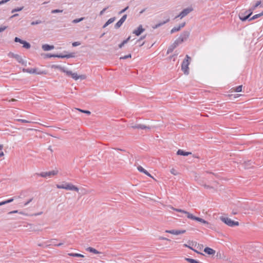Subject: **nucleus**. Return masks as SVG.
<instances>
[{
    "mask_svg": "<svg viewBox=\"0 0 263 263\" xmlns=\"http://www.w3.org/2000/svg\"><path fill=\"white\" fill-rule=\"evenodd\" d=\"M57 68H59L62 71L66 73L67 76H71L75 80H77L79 79L84 80L86 78L84 75L78 76L76 72H72L71 71L65 70L64 68L60 66H57Z\"/></svg>",
    "mask_w": 263,
    "mask_h": 263,
    "instance_id": "f257e3e1",
    "label": "nucleus"
},
{
    "mask_svg": "<svg viewBox=\"0 0 263 263\" xmlns=\"http://www.w3.org/2000/svg\"><path fill=\"white\" fill-rule=\"evenodd\" d=\"M191 60V57L188 55H186L185 58L183 60L181 64V69L185 74H189V65L190 64V60Z\"/></svg>",
    "mask_w": 263,
    "mask_h": 263,
    "instance_id": "f03ea898",
    "label": "nucleus"
},
{
    "mask_svg": "<svg viewBox=\"0 0 263 263\" xmlns=\"http://www.w3.org/2000/svg\"><path fill=\"white\" fill-rule=\"evenodd\" d=\"M220 219L222 222L230 227H233L239 225V222L238 221H234L228 217H221Z\"/></svg>",
    "mask_w": 263,
    "mask_h": 263,
    "instance_id": "7ed1b4c3",
    "label": "nucleus"
},
{
    "mask_svg": "<svg viewBox=\"0 0 263 263\" xmlns=\"http://www.w3.org/2000/svg\"><path fill=\"white\" fill-rule=\"evenodd\" d=\"M58 173V171L53 170L48 172H42L40 174H36L38 176L46 178L47 177H51L53 176L56 175Z\"/></svg>",
    "mask_w": 263,
    "mask_h": 263,
    "instance_id": "20e7f679",
    "label": "nucleus"
},
{
    "mask_svg": "<svg viewBox=\"0 0 263 263\" xmlns=\"http://www.w3.org/2000/svg\"><path fill=\"white\" fill-rule=\"evenodd\" d=\"M193 10V9L192 7H188L184 9H183L179 15L176 16L175 17V18L177 17H180V18H182L185 16H186L189 13H190L191 12H192Z\"/></svg>",
    "mask_w": 263,
    "mask_h": 263,
    "instance_id": "39448f33",
    "label": "nucleus"
},
{
    "mask_svg": "<svg viewBox=\"0 0 263 263\" xmlns=\"http://www.w3.org/2000/svg\"><path fill=\"white\" fill-rule=\"evenodd\" d=\"M190 32L189 31H183L177 39L180 43H182L184 41H186L189 37Z\"/></svg>",
    "mask_w": 263,
    "mask_h": 263,
    "instance_id": "423d86ee",
    "label": "nucleus"
},
{
    "mask_svg": "<svg viewBox=\"0 0 263 263\" xmlns=\"http://www.w3.org/2000/svg\"><path fill=\"white\" fill-rule=\"evenodd\" d=\"M187 218L189 219H192V220H194L199 221L203 224H208V222L204 220V219H203L201 218L198 217H196L191 213L187 214Z\"/></svg>",
    "mask_w": 263,
    "mask_h": 263,
    "instance_id": "0eeeda50",
    "label": "nucleus"
},
{
    "mask_svg": "<svg viewBox=\"0 0 263 263\" xmlns=\"http://www.w3.org/2000/svg\"><path fill=\"white\" fill-rule=\"evenodd\" d=\"M164 15L165 16H164L163 17L165 19V20L163 22H161L159 23H158L155 25L153 26L152 27L153 29H157L170 21V16L168 15H165V14Z\"/></svg>",
    "mask_w": 263,
    "mask_h": 263,
    "instance_id": "6e6552de",
    "label": "nucleus"
},
{
    "mask_svg": "<svg viewBox=\"0 0 263 263\" xmlns=\"http://www.w3.org/2000/svg\"><path fill=\"white\" fill-rule=\"evenodd\" d=\"M180 44H181L179 41L176 39L175 42L170 46L167 50V53L168 54L173 51L174 49L177 47Z\"/></svg>",
    "mask_w": 263,
    "mask_h": 263,
    "instance_id": "1a4fd4ad",
    "label": "nucleus"
},
{
    "mask_svg": "<svg viewBox=\"0 0 263 263\" xmlns=\"http://www.w3.org/2000/svg\"><path fill=\"white\" fill-rule=\"evenodd\" d=\"M245 13H246L245 15H244L242 13H241L239 15L240 20L243 22L246 21L248 19L249 20V18H250V16L252 14V11L248 12V11H246Z\"/></svg>",
    "mask_w": 263,
    "mask_h": 263,
    "instance_id": "9d476101",
    "label": "nucleus"
},
{
    "mask_svg": "<svg viewBox=\"0 0 263 263\" xmlns=\"http://www.w3.org/2000/svg\"><path fill=\"white\" fill-rule=\"evenodd\" d=\"M71 111H72L71 113L75 114H80L82 113H84V114H88V115L90 114V111H89V110H83V109H79L77 108H74L73 109H72Z\"/></svg>",
    "mask_w": 263,
    "mask_h": 263,
    "instance_id": "9b49d317",
    "label": "nucleus"
},
{
    "mask_svg": "<svg viewBox=\"0 0 263 263\" xmlns=\"http://www.w3.org/2000/svg\"><path fill=\"white\" fill-rule=\"evenodd\" d=\"M127 18V15L124 14L120 20L115 25V28L118 29L123 24V23L125 21Z\"/></svg>",
    "mask_w": 263,
    "mask_h": 263,
    "instance_id": "f8f14e48",
    "label": "nucleus"
},
{
    "mask_svg": "<svg viewBox=\"0 0 263 263\" xmlns=\"http://www.w3.org/2000/svg\"><path fill=\"white\" fill-rule=\"evenodd\" d=\"M131 127L133 128H140L142 129H151V126H146L144 124H131Z\"/></svg>",
    "mask_w": 263,
    "mask_h": 263,
    "instance_id": "ddd939ff",
    "label": "nucleus"
},
{
    "mask_svg": "<svg viewBox=\"0 0 263 263\" xmlns=\"http://www.w3.org/2000/svg\"><path fill=\"white\" fill-rule=\"evenodd\" d=\"M65 190H69V191H75L76 192L79 191V189L75 185L71 184L66 183V187Z\"/></svg>",
    "mask_w": 263,
    "mask_h": 263,
    "instance_id": "4468645a",
    "label": "nucleus"
},
{
    "mask_svg": "<svg viewBox=\"0 0 263 263\" xmlns=\"http://www.w3.org/2000/svg\"><path fill=\"white\" fill-rule=\"evenodd\" d=\"M15 59L19 63L21 64L22 65L27 66V61L24 60L21 55L17 54L16 56H15Z\"/></svg>",
    "mask_w": 263,
    "mask_h": 263,
    "instance_id": "2eb2a0df",
    "label": "nucleus"
},
{
    "mask_svg": "<svg viewBox=\"0 0 263 263\" xmlns=\"http://www.w3.org/2000/svg\"><path fill=\"white\" fill-rule=\"evenodd\" d=\"M144 31V29L142 28V26L141 25H139L138 28L135 30L133 31V33L136 34L137 36L140 35L143 31Z\"/></svg>",
    "mask_w": 263,
    "mask_h": 263,
    "instance_id": "dca6fc26",
    "label": "nucleus"
},
{
    "mask_svg": "<svg viewBox=\"0 0 263 263\" xmlns=\"http://www.w3.org/2000/svg\"><path fill=\"white\" fill-rule=\"evenodd\" d=\"M23 71L25 72H27L29 73L33 74V73H37L40 74V73L36 72V68H23Z\"/></svg>",
    "mask_w": 263,
    "mask_h": 263,
    "instance_id": "f3484780",
    "label": "nucleus"
},
{
    "mask_svg": "<svg viewBox=\"0 0 263 263\" xmlns=\"http://www.w3.org/2000/svg\"><path fill=\"white\" fill-rule=\"evenodd\" d=\"M42 49L44 51H49L54 48V46L53 45H50L48 44H44L42 47Z\"/></svg>",
    "mask_w": 263,
    "mask_h": 263,
    "instance_id": "a211bd4d",
    "label": "nucleus"
},
{
    "mask_svg": "<svg viewBox=\"0 0 263 263\" xmlns=\"http://www.w3.org/2000/svg\"><path fill=\"white\" fill-rule=\"evenodd\" d=\"M53 57H57L59 58H70L73 57V53H70L67 55H62V54H55V55H52Z\"/></svg>",
    "mask_w": 263,
    "mask_h": 263,
    "instance_id": "6ab92c4d",
    "label": "nucleus"
},
{
    "mask_svg": "<svg viewBox=\"0 0 263 263\" xmlns=\"http://www.w3.org/2000/svg\"><path fill=\"white\" fill-rule=\"evenodd\" d=\"M204 252L209 255H214L215 253V251L212 248L206 247L204 249Z\"/></svg>",
    "mask_w": 263,
    "mask_h": 263,
    "instance_id": "aec40b11",
    "label": "nucleus"
},
{
    "mask_svg": "<svg viewBox=\"0 0 263 263\" xmlns=\"http://www.w3.org/2000/svg\"><path fill=\"white\" fill-rule=\"evenodd\" d=\"M137 169L139 172L143 173L147 176L152 177V176L151 175V174L146 170H145L144 168H143L141 166H138L137 167Z\"/></svg>",
    "mask_w": 263,
    "mask_h": 263,
    "instance_id": "412c9836",
    "label": "nucleus"
},
{
    "mask_svg": "<svg viewBox=\"0 0 263 263\" xmlns=\"http://www.w3.org/2000/svg\"><path fill=\"white\" fill-rule=\"evenodd\" d=\"M177 154L178 155H182V156H188V155L191 154V153L188 152H184L182 149H179L177 152Z\"/></svg>",
    "mask_w": 263,
    "mask_h": 263,
    "instance_id": "4be33fe9",
    "label": "nucleus"
},
{
    "mask_svg": "<svg viewBox=\"0 0 263 263\" xmlns=\"http://www.w3.org/2000/svg\"><path fill=\"white\" fill-rule=\"evenodd\" d=\"M263 15V11H262L261 13H258V14H255L254 15H253L252 17H251L250 18H249V21H252V20H254L255 19H257L260 17H261V16Z\"/></svg>",
    "mask_w": 263,
    "mask_h": 263,
    "instance_id": "5701e85b",
    "label": "nucleus"
},
{
    "mask_svg": "<svg viewBox=\"0 0 263 263\" xmlns=\"http://www.w3.org/2000/svg\"><path fill=\"white\" fill-rule=\"evenodd\" d=\"M261 4V1H258L256 2V3H255V4L254 5H253L252 8L251 9H250L249 10V11H253V10H254L260 4Z\"/></svg>",
    "mask_w": 263,
    "mask_h": 263,
    "instance_id": "b1692460",
    "label": "nucleus"
},
{
    "mask_svg": "<svg viewBox=\"0 0 263 263\" xmlns=\"http://www.w3.org/2000/svg\"><path fill=\"white\" fill-rule=\"evenodd\" d=\"M166 233H170L174 235H179V230H166Z\"/></svg>",
    "mask_w": 263,
    "mask_h": 263,
    "instance_id": "393cba45",
    "label": "nucleus"
},
{
    "mask_svg": "<svg viewBox=\"0 0 263 263\" xmlns=\"http://www.w3.org/2000/svg\"><path fill=\"white\" fill-rule=\"evenodd\" d=\"M86 250L89 251V252H90L93 253L94 254H99V253H100L97 250H96L95 249H94L93 248H91V247L87 248L86 249Z\"/></svg>",
    "mask_w": 263,
    "mask_h": 263,
    "instance_id": "a878e982",
    "label": "nucleus"
},
{
    "mask_svg": "<svg viewBox=\"0 0 263 263\" xmlns=\"http://www.w3.org/2000/svg\"><path fill=\"white\" fill-rule=\"evenodd\" d=\"M22 44L23 45V47L26 49H29L31 47L30 44L25 41H24Z\"/></svg>",
    "mask_w": 263,
    "mask_h": 263,
    "instance_id": "bb28decb",
    "label": "nucleus"
},
{
    "mask_svg": "<svg viewBox=\"0 0 263 263\" xmlns=\"http://www.w3.org/2000/svg\"><path fill=\"white\" fill-rule=\"evenodd\" d=\"M18 121L21 122L23 123H36L34 121H33L32 120H25V119H17Z\"/></svg>",
    "mask_w": 263,
    "mask_h": 263,
    "instance_id": "cd10ccee",
    "label": "nucleus"
},
{
    "mask_svg": "<svg viewBox=\"0 0 263 263\" xmlns=\"http://www.w3.org/2000/svg\"><path fill=\"white\" fill-rule=\"evenodd\" d=\"M23 9H24V7L23 6L21 7L15 8H14V9L12 10L11 13H14L15 12H18V11H22Z\"/></svg>",
    "mask_w": 263,
    "mask_h": 263,
    "instance_id": "c85d7f7f",
    "label": "nucleus"
},
{
    "mask_svg": "<svg viewBox=\"0 0 263 263\" xmlns=\"http://www.w3.org/2000/svg\"><path fill=\"white\" fill-rule=\"evenodd\" d=\"M85 19V17H81L79 18H76L73 20H72V23L73 24L78 23L82 21H83Z\"/></svg>",
    "mask_w": 263,
    "mask_h": 263,
    "instance_id": "c756f323",
    "label": "nucleus"
},
{
    "mask_svg": "<svg viewBox=\"0 0 263 263\" xmlns=\"http://www.w3.org/2000/svg\"><path fill=\"white\" fill-rule=\"evenodd\" d=\"M173 209L176 211H177V212H181V213H184L185 214H186V216H187V214H190L189 212H186L185 211H184L183 210H181V209H175V208H173Z\"/></svg>",
    "mask_w": 263,
    "mask_h": 263,
    "instance_id": "7c9ffc66",
    "label": "nucleus"
},
{
    "mask_svg": "<svg viewBox=\"0 0 263 263\" xmlns=\"http://www.w3.org/2000/svg\"><path fill=\"white\" fill-rule=\"evenodd\" d=\"M180 30V29L179 28V27L178 26H175L171 29V33H174L177 31H179Z\"/></svg>",
    "mask_w": 263,
    "mask_h": 263,
    "instance_id": "2f4dec72",
    "label": "nucleus"
},
{
    "mask_svg": "<svg viewBox=\"0 0 263 263\" xmlns=\"http://www.w3.org/2000/svg\"><path fill=\"white\" fill-rule=\"evenodd\" d=\"M68 255L69 256H73V257H84L83 255L81 254H78V253H69V254H68Z\"/></svg>",
    "mask_w": 263,
    "mask_h": 263,
    "instance_id": "473e14b6",
    "label": "nucleus"
},
{
    "mask_svg": "<svg viewBox=\"0 0 263 263\" xmlns=\"http://www.w3.org/2000/svg\"><path fill=\"white\" fill-rule=\"evenodd\" d=\"M184 246L185 247H187V248H190V249H191V250H193L194 252H196V253H198V254H201V255H203V254H202V253H200V252H198V251H197L196 250L194 249L192 247H191V246H188V245H186V244H184Z\"/></svg>",
    "mask_w": 263,
    "mask_h": 263,
    "instance_id": "72a5a7b5",
    "label": "nucleus"
},
{
    "mask_svg": "<svg viewBox=\"0 0 263 263\" xmlns=\"http://www.w3.org/2000/svg\"><path fill=\"white\" fill-rule=\"evenodd\" d=\"M115 17H111L106 22V23L109 25L110 24L113 23L115 21Z\"/></svg>",
    "mask_w": 263,
    "mask_h": 263,
    "instance_id": "f704fd0d",
    "label": "nucleus"
},
{
    "mask_svg": "<svg viewBox=\"0 0 263 263\" xmlns=\"http://www.w3.org/2000/svg\"><path fill=\"white\" fill-rule=\"evenodd\" d=\"M242 85H239L235 88V91L236 92H241L242 91Z\"/></svg>",
    "mask_w": 263,
    "mask_h": 263,
    "instance_id": "c9c22d12",
    "label": "nucleus"
},
{
    "mask_svg": "<svg viewBox=\"0 0 263 263\" xmlns=\"http://www.w3.org/2000/svg\"><path fill=\"white\" fill-rule=\"evenodd\" d=\"M42 22L41 20H36L35 21H33L31 23V25H35L37 24H41Z\"/></svg>",
    "mask_w": 263,
    "mask_h": 263,
    "instance_id": "e433bc0d",
    "label": "nucleus"
},
{
    "mask_svg": "<svg viewBox=\"0 0 263 263\" xmlns=\"http://www.w3.org/2000/svg\"><path fill=\"white\" fill-rule=\"evenodd\" d=\"M57 187L58 189H65V187H66V183L65 184H57Z\"/></svg>",
    "mask_w": 263,
    "mask_h": 263,
    "instance_id": "4c0bfd02",
    "label": "nucleus"
},
{
    "mask_svg": "<svg viewBox=\"0 0 263 263\" xmlns=\"http://www.w3.org/2000/svg\"><path fill=\"white\" fill-rule=\"evenodd\" d=\"M24 40L17 37H15L14 38V42H18L21 44H22V42H23Z\"/></svg>",
    "mask_w": 263,
    "mask_h": 263,
    "instance_id": "58836bf2",
    "label": "nucleus"
},
{
    "mask_svg": "<svg viewBox=\"0 0 263 263\" xmlns=\"http://www.w3.org/2000/svg\"><path fill=\"white\" fill-rule=\"evenodd\" d=\"M63 12V10H60V9H54V10H52L51 11L52 13H60V12Z\"/></svg>",
    "mask_w": 263,
    "mask_h": 263,
    "instance_id": "ea45409f",
    "label": "nucleus"
},
{
    "mask_svg": "<svg viewBox=\"0 0 263 263\" xmlns=\"http://www.w3.org/2000/svg\"><path fill=\"white\" fill-rule=\"evenodd\" d=\"M17 54H15L13 52H9L8 53V56L10 58H15V56H16Z\"/></svg>",
    "mask_w": 263,
    "mask_h": 263,
    "instance_id": "a19ab883",
    "label": "nucleus"
},
{
    "mask_svg": "<svg viewBox=\"0 0 263 263\" xmlns=\"http://www.w3.org/2000/svg\"><path fill=\"white\" fill-rule=\"evenodd\" d=\"M170 172H171V174H172L174 175H177L178 174L177 171L174 168H172Z\"/></svg>",
    "mask_w": 263,
    "mask_h": 263,
    "instance_id": "79ce46f5",
    "label": "nucleus"
},
{
    "mask_svg": "<svg viewBox=\"0 0 263 263\" xmlns=\"http://www.w3.org/2000/svg\"><path fill=\"white\" fill-rule=\"evenodd\" d=\"M129 7L128 6H127L126 7H125L124 9H122V10H121L119 12V14H121L123 13H124V12H125L128 9Z\"/></svg>",
    "mask_w": 263,
    "mask_h": 263,
    "instance_id": "37998d69",
    "label": "nucleus"
},
{
    "mask_svg": "<svg viewBox=\"0 0 263 263\" xmlns=\"http://www.w3.org/2000/svg\"><path fill=\"white\" fill-rule=\"evenodd\" d=\"M81 44L80 42H74L72 43V45L73 47H76L77 46H79Z\"/></svg>",
    "mask_w": 263,
    "mask_h": 263,
    "instance_id": "c03bdc74",
    "label": "nucleus"
},
{
    "mask_svg": "<svg viewBox=\"0 0 263 263\" xmlns=\"http://www.w3.org/2000/svg\"><path fill=\"white\" fill-rule=\"evenodd\" d=\"M128 58H131V54H129L128 55H125L124 57H120V59H126Z\"/></svg>",
    "mask_w": 263,
    "mask_h": 263,
    "instance_id": "a18cd8bd",
    "label": "nucleus"
},
{
    "mask_svg": "<svg viewBox=\"0 0 263 263\" xmlns=\"http://www.w3.org/2000/svg\"><path fill=\"white\" fill-rule=\"evenodd\" d=\"M7 203H9L8 200H7L6 201H2V202H0V206L3 205Z\"/></svg>",
    "mask_w": 263,
    "mask_h": 263,
    "instance_id": "49530a36",
    "label": "nucleus"
},
{
    "mask_svg": "<svg viewBox=\"0 0 263 263\" xmlns=\"http://www.w3.org/2000/svg\"><path fill=\"white\" fill-rule=\"evenodd\" d=\"M185 22H183V23L179 24L178 27L181 29V28H183L185 26Z\"/></svg>",
    "mask_w": 263,
    "mask_h": 263,
    "instance_id": "de8ad7c7",
    "label": "nucleus"
},
{
    "mask_svg": "<svg viewBox=\"0 0 263 263\" xmlns=\"http://www.w3.org/2000/svg\"><path fill=\"white\" fill-rule=\"evenodd\" d=\"M107 9H108V7L104 8L102 10H101L100 11V15H102Z\"/></svg>",
    "mask_w": 263,
    "mask_h": 263,
    "instance_id": "09e8293b",
    "label": "nucleus"
},
{
    "mask_svg": "<svg viewBox=\"0 0 263 263\" xmlns=\"http://www.w3.org/2000/svg\"><path fill=\"white\" fill-rule=\"evenodd\" d=\"M9 1H10V0H2V1H0V5L5 4Z\"/></svg>",
    "mask_w": 263,
    "mask_h": 263,
    "instance_id": "8fccbe9b",
    "label": "nucleus"
},
{
    "mask_svg": "<svg viewBox=\"0 0 263 263\" xmlns=\"http://www.w3.org/2000/svg\"><path fill=\"white\" fill-rule=\"evenodd\" d=\"M32 200V198L30 199L28 201L24 203V206H27L31 201Z\"/></svg>",
    "mask_w": 263,
    "mask_h": 263,
    "instance_id": "3c124183",
    "label": "nucleus"
},
{
    "mask_svg": "<svg viewBox=\"0 0 263 263\" xmlns=\"http://www.w3.org/2000/svg\"><path fill=\"white\" fill-rule=\"evenodd\" d=\"M19 211H17V210H15V211H11L10 212H9V214H14V213H18Z\"/></svg>",
    "mask_w": 263,
    "mask_h": 263,
    "instance_id": "603ef678",
    "label": "nucleus"
},
{
    "mask_svg": "<svg viewBox=\"0 0 263 263\" xmlns=\"http://www.w3.org/2000/svg\"><path fill=\"white\" fill-rule=\"evenodd\" d=\"M6 29V27H0V32L4 31Z\"/></svg>",
    "mask_w": 263,
    "mask_h": 263,
    "instance_id": "864d4df0",
    "label": "nucleus"
},
{
    "mask_svg": "<svg viewBox=\"0 0 263 263\" xmlns=\"http://www.w3.org/2000/svg\"><path fill=\"white\" fill-rule=\"evenodd\" d=\"M179 234H181L184 233L186 232V231L184 230H179Z\"/></svg>",
    "mask_w": 263,
    "mask_h": 263,
    "instance_id": "5fc2aeb1",
    "label": "nucleus"
},
{
    "mask_svg": "<svg viewBox=\"0 0 263 263\" xmlns=\"http://www.w3.org/2000/svg\"><path fill=\"white\" fill-rule=\"evenodd\" d=\"M145 38V35L141 36L138 41L137 42H140L141 40H142Z\"/></svg>",
    "mask_w": 263,
    "mask_h": 263,
    "instance_id": "6e6d98bb",
    "label": "nucleus"
},
{
    "mask_svg": "<svg viewBox=\"0 0 263 263\" xmlns=\"http://www.w3.org/2000/svg\"><path fill=\"white\" fill-rule=\"evenodd\" d=\"M14 198H16V197H15L11 198L8 199V200L9 203L12 202L14 200Z\"/></svg>",
    "mask_w": 263,
    "mask_h": 263,
    "instance_id": "4d7b16f0",
    "label": "nucleus"
},
{
    "mask_svg": "<svg viewBox=\"0 0 263 263\" xmlns=\"http://www.w3.org/2000/svg\"><path fill=\"white\" fill-rule=\"evenodd\" d=\"M160 239H161V240H168V241H170V240L166 238H165V237H160Z\"/></svg>",
    "mask_w": 263,
    "mask_h": 263,
    "instance_id": "13d9d810",
    "label": "nucleus"
},
{
    "mask_svg": "<svg viewBox=\"0 0 263 263\" xmlns=\"http://www.w3.org/2000/svg\"><path fill=\"white\" fill-rule=\"evenodd\" d=\"M124 45L122 43H121V44H120L119 45V47L120 48H122Z\"/></svg>",
    "mask_w": 263,
    "mask_h": 263,
    "instance_id": "bf43d9fd",
    "label": "nucleus"
},
{
    "mask_svg": "<svg viewBox=\"0 0 263 263\" xmlns=\"http://www.w3.org/2000/svg\"><path fill=\"white\" fill-rule=\"evenodd\" d=\"M18 15V14L17 13H16V14H13V15L11 16V17H16V16H17Z\"/></svg>",
    "mask_w": 263,
    "mask_h": 263,
    "instance_id": "052dcab7",
    "label": "nucleus"
},
{
    "mask_svg": "<svg viewBox=\"0 0 263 263\" xmlns=\"http://www.w3.org/2000/svg\"><path fill=\"white\" fill-rule=\"evenodd\" d=\"M63 244V243H59L58 244H56V245L55 244L54 245L59 247V246H62Z\"/></svg>",
    "mask_w": 263,
    "mask_h": 263,
    "instance_id": "680f3d73",
    "label": "nucleus"
},
{
    "mask_svg": "<svg viewBox=\"0 0 263 263\" xmlns=\"http://www.w3.org/2000/svg\"><path fill=\"white\" fill-rule=\"evenodd\" d=\"M18 213L20 214H22V215H26V214L25 213H24L23 212H22V211L19 212Z\"/></svg>",
    "mask_w": 263,
    "mask_h": 263,
    "instance_id": "e2e57ef3",
    "label": "nucleus"
},
{
    "mask_svg": "<svg viewBox=\"0 0 263 263\" xmlns=\"http://www.w3.org/2000/svg\"><path fill=\"white\" fill-rule=\"evenodd\" d=\"M124 45H125V44H126L127 43V40H124L122 42Z\"/></svg>",
    "mask_w": 263,
    "mask_h": 263,
    "instance_id": "0e129e2a",
    "label": "nucleus"
},
{
    "mask_svg": "<svg viewBox=\"0 0 263 263\" xmlns=\"http://www.w3.org/2000/svg\"><path fill=\"white\" fill-rule=\"evenodd\" d=\"M108 25H107L106 23L105 24L103 25V28H105Z\"/></svg>",
    "mask_w": 263,
    "mask_h": 263,
    "instance_id": "69168bd1",
    "label": "nucleus"
},
{
    "mask_svg": "<svg viewBox=\"0 0 263 263\" xmlns=\"http://www.w3.org/2000/svg\"><path fill=\"white\" fill-rule=\"evenodd\" d=\"M3 155H4V153H3V152H1V153H0V157H2V156H3Z\"/></svg>",
    "mask_w": 263,
    "mask_h": 263,
    "instance_id": "338daca9",
    "label": "nucleus"
},
{
    "mask_svg": "<svg viewBox=\"0 0 263 263\" xmlns=\"http://www.w3.org/2000/svg\"><path fill=\"white\" fill-rule=\"evenodd\" d=\"M130 38V36H129L128 37H127V38L126 39V40H127V42L129 41Z\"/></svg>",
    "mask_w": 263,
    "mask_h": 263,
    "instance_id": "774afa93",
    "label": "nucleus"
}]
</instances>
